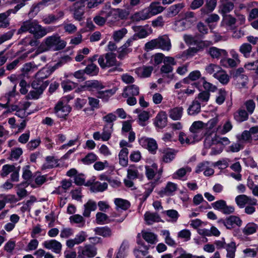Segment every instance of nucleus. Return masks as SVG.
<instances>
[{
	"mask_svg": "<svg viewBox=\"0 0 258 258\" xmlns=\"http://www.w3.org/2000/svg\"><path fill=\"white\" fill-rule=\"evenodd\" d=\"M53 30L54 28L52 27H43L39 25L37 21L29 20L23 23L18 33H22L28 31L33 35L35 39H39Z\"/></svg>",
	"mask_w": 258,
	"mask_h": 258,
	"instance_id": "f257e3e1",
	"label": "nucleus"
},
{
	"mask_svg": "<svg viewBox=\"0 0 258 258\" xmlns=\"http://www.w3.org/2000/svg\"><path fill=\"white\" fill-rule=\"evenodd\" d=\"M98 62L102 69L111 68L108 73H120L123 72L121 68V62L116 59V54L112 52H108L99 56Z\"/></svg>",
	"mask_w": 258,
	"mask_h": 258,
	"instance_id": "f03ea898",
	"label": "nucleus"
},
{
	"mask_svg": "<svg viewBox=\"0 0 258 258\" xmlns=\"http://www.w3.org/2000/svg\"><path fill=\"white\" fill-rule=\"evenodd\" d=\"M44 45L38 48L40 52L48 50L58 51L63 49L66 46V42L61 39L58 34L47 37L44 40Z\"/></svg>",
	"mask_w": 258,
	"mask_h": 258,
	"instance_id": "7ed1b4c3",
	"label": "nucleus"
},
{
	"mask_svg": "<svg viewBox=\"0 0 258 258\" xmlns=\"http://www.w3.org/2000/svg\"><path fill=\"white\" fill-rule=\"evenodd\" d=\"M196 21L195 13L192 12H187L183 14V17L181 19L175 21V25L178 31H183L189 28Z\"/></svg>",
	"mask_w": 258,
	"mask_h": 258,
	"instance_id": "20e7f679",
	"label": "nucleus"
},
{
	"mask_svg": "<svg viewBox=\"0 0 258 258\" xmlns=\"http://www.w3.org/2000/svg\"><path fill=\"white\" fill-rule=\"evenodd\" d=\"M48 85V82L47 81L43 82L41 80H38L36 78L31 84L34 90L31 91L29 93L31 98L38 99Z\"/></svg>",
	"mask_w": 258,
	"mask_h": 258,
	"instance_id": "39448f33",
	"label": "nucleus"
},
{
	"mask_svg": "<svg viewBox=\"0 0 258 258\" xmlns=\"http://www.w3.org/2000/svg\"><path fill=\"white\" fill-rule=\"evenodd\" d=\"M85 4L84 0H79L73 4L70 7V11L73 13V18L77 21H81L83 19L85 14Z\"/></svg>",
	"mask_w": 258,
	"mask_h": 258,
	"instance_id": "423d86ee",
	"label": "nucleus"
},
{
	"mask_svg": "<svg viewBox=\"0 0 258 258\" xmlns=\"http://www.w3.org/2000/svg\"><path fill=\"white\" fill-rule=\"evenodd\" d=\"M78 258H91L97 254V248L92 244L86 245L84 247H78Z\"/></svg>",
	"mask_w": 258,
	"mask_h": 258,
	"instance_id": "0eeeda50",
	"label": "nucleus"
},
{
	"mask_svg": "<svg viewBox=\"0 0 258 258\" xmlns=\"http://www.w3.org/2000/svg\"><path fill=\"white\" fill-rule=\"evenodd\" d=\"M212 207L224 214L229 215L234 212V208L231 206H228L225 201L220 200L211 204Z\"/></svg>",
	"mask_w": 258,
	"mask_h": 258,
	"instance_id": "6e6552de",
	"label": "nucleus"
},
{
	"mask_svg": "<svg viewBox=\"0 0 258 258\" xmlns=\"http://www.w3.org/2000/svg\"><path fill=\"white\" fill-rule=\"evenodd\" d=\"M55 112L60 118H65L71 112L72 108L68 104H64L61 101H59L55 107Z\"/></svg>",
	"mask_w": 258,
	"mask_h": 258,
	"instance_id": "1a4fd4ad",
	"label": "nucleus"
},
{
	"mask_svg": "<svg viewBox=\"0 0 258 258\" xmlns=\"http://www.w3.org/2000/svg\"><path fill=\"white\" fill-rule=\"evenodd\" d=\"M135 40V38H130L122 46L119 48L117 56L118 58L122 59L127 54L132 51L133 49L130 46L132 45L133 41Z\"/></svg>",
	"mask_w": 258,
	"mask_h": 258,
	"instance_id": "9d476101",
	"label": "nucleus"
},
{
	"mask_svg": "<svg viewBox=\"0 0 258 258\" xmlns=\"http://www.w3.org/2000/svg\"><path fill=\"white\" fill-rule=\"evenodd\" d=\"M208 54L213 59H221L228 56V52L223 49H220L216 47H210L208 51Z\"/></svg>",
	"mask_w": 258,
	"mask_h": 258,
	"instance_id": "9b49d317",
	"label": "nucleus"
},
{
	"mask_svg": "<svg viewBox=\"0 0 258 258\" xmlns=\"http://www.w3.org/2000/svg\"><path fill=\"white\" fill-rule=\"evenodd\" d=\"M140 143L143 147L146 148L149 152L153 154L158 148L156 141L152 138H142Z\"/></svg>",
	"mask_w": 258,
	"mask_h": 258,
	"instance_id": "f8f14e48",
	"label": "nucleus"
},
{
	"mask_svg": "<svg viewBox=\"0 0 258 258\" xmlns=\"http://www.w3.org/2000/svg\"><path fill=\"white\" fill-rule=\"evenodd\" d=\"M43 245L45 248L51 249L56 253H60L61 250V244L55 239L45 241L43 243Z\"/></svg>",
	"mask_w": 258,
	"mask_h": 258,
	"instance_id": "ddd939ff",
	"label": "nucleus"
},
{
	"mask_svg": "<svg viewBox=\"0 0 258 258\" xmlns=\"http://www.w3.org/2000/svg\"><path fill=\"white\" fill-rule=\"evenodd\" d=\"M15 169L16 167L14 165H4L0 171V175L2 177H5L7 176L10 173H12L11 179L12 181H14L16 179V171H15Z\"/></svg>",
	"mask_w": 258,
	"mask_h": 258,
	"instance_id": "4468645a",
	"label": "nucleus"
},
{
	"mask_svg": "<svg viewBox=\"0 0 258 258\" xmlns=\"http://www.w3.org/2000/svg\"><path fill=\"white\" fill-rule=\"evenodd\" d=\"M167 123V115L165 111H161L157 114L154 119V125L160 128L165 127Z\"/></svg>",
	"mask_w": 258,
	"mask_h": 258,
	"instance_id": "2eb2a0df",
	"label": "nucleus"
},
{
	"mask_svg": "<svg viewBox=\"0 0 258 258\" xmlns=\"http://www.w3.org/2000/svg\"><path fill=\"white\" fill-rule=\"evenodd\" d=\"M64 16V13L62 11H59L57 12V15H55L53 14H49L42 18V22L46 25L53 24L58 20L62 18Z\"/></svg>",
	"mask_w": 258,
	"mask_h": 258,
	"instance_id": "dca6fc26",
	"label": "nucleus"
},
{
	"mask_svg": "<svg viewBox=\"0 0 258 258\" xmlns=\"http://www.w3.org/2000/svg\"><path fill=\"white\" fill-rule=\"evenodd\" d=\"M158 47L163 50L169 51L171 47L170 40L167 35L159 36L157 38Z\"/></svg>",
	"mask_w": 258,
	"mask_h": 258,
	"instance_id": "f3484780",
	"label": "nucleus"
},
{
	"mask_svg": "<svg viewBox=\"0 0 258 258\" xmlns=\"http://www.w3.org/2000/svg\"><path fill=\"white\" fill-rule=\"evenodd\" d=\"M220 2L219 12L223 16L230 13L234 9L233 3L229 0H220Z\"/></svg>",
	"mask_w": 258,
	"mask_h": 258,
	"instance_id": "a211bd4d",
	"label": "nucleus"
},
{
	"mask_svg": "<svg viewBox=\"0 0 258 258\" xmlns=\"http://www.w3.org/2000/svg\"><path fill=\"white\" fill-rule=\"evenodd\" d=\"M184 5L183 3H179L173 5L169 7L167 10L166 16L171 18L177 15L179 12L183 8Z\"/></svg>",
	"mask_w": 258,
	"mask_h": 258,
	"instance_id": "6ab92c4d",
	"label": "nucleus"
},
{
	"mask_svg": "<svg viewBox=\"0 0 258 258\" xmlns=\"http://www.w3.org/2000/svg\"><path fill=\"white\" fill-rule=\"evenodd\" d=\"M214 77L223 85H226L230 81V77L226 72L222 69L218 70L214 74Z\"/></svg>",
	"mask_w": 258,
	"mask_h": 258,
	"instance_id": "aec40b11",
	"label": "nucleus"
},
{
	"mask_svg": "<svg viewBox=\"0 0 258 258\" xmlns=\"http://www.w3.org/2000/svg\"><path fill=\"white\" fill-rule=\"evenodd\" d=\"M226 223V228L231 229L235 227V225L240 227L242 224V221L238 217L232 215L227 218Z\"/></svg>",
	"mask_w": 258,
	"mask_h": 258,
	"instance_id": "412c9836",
	"label": "nucleus"
},
{
	"mask_svg": "<svg viewBox=\"0 0 258 258\" xmlns=\"http://www.w3.org/2000/svg\"><path fill=\"white\" fill-rule=\"evenodd\" d=\"M45 163H44L41 167L42 170L51 169L54 167H57L58 165V160L55 159L54 156H47L45 158Z\"/></svg>",
	"mask_w": 258,
	"mask_h": 258,
	"instance_id": "4be33fe9",
	"label": "nucleus"
},
{
	"mask_svg": "<svg viewBox=\"0 0 258 258\" xmlns=\"http://www.w3.org/2000/svg\"><path fill=\"white\" fill-rule=\"evenodd\" d=\"M234 118L238 122L244 121L248 118V113L244 108H241L234 113Z\"/></svg>",
	"mask_w": 258,
	"mask_h": 258,
	"instance_id": "5701e85b",
	"label": "nucleus"
},
{
	"mask_svg": "<svg viewBox=\"0 0 258 258\" xmlns=\"http://www.w3.org/2000/svg\"><path fill=\"white\" fill-rule=\"evenodd\" d=\"M177 189V184L171 182H168L165 187L160 191V195L161 196H170L172 193L175 191Z\"/></svg>",
	"mask_w": 258,
	"mask_h": 258,
	"instance_id": "b1692460",
	"label": "nucleus"
},
{
	"mask_svg": "<svg viewBox=\"0 0 258 258\" xmlns=\"http://www.w3.org/2000/svg\"><path fill=\"white\" fill-rule=\"evenodd\" d=\"M97 208L96 202L92 200H89L86 204L84 205V211L83 215L84 217H89L91 211H95Z\"/></svg>",
	"mask_w": 258,
	"mask_h": 258,
	"instance_id": "393cba45",
	"label": "nucleus"
},
{
	"mask_svg": "<svg viewBox=\"0 0 258 258\" xmlns=\"http://www.w3.org/2000/svg\"><path fill=\"white\" fill-rule=\"evenodd\" d=\"M96 234L103 236V237H110L112 235V231L108 226L98 227L94 229Z\"/></svg>",
	"mask_w": 258,
	"mask_h": 258,
	"instance_id": "a878e982",
	"label": "nucleus"
},
{
	"mask_svg": "<svg viewBox=\"0 0 258 258\" xmlns=\"http://www.w3.org/2000/svg\"><path fill=\"white\" fill-rule=\"evenodd\" d=\"M128 150L126 148H123L119 153V163L123 167L128 165Z\"/></svg>",
	"mask_w": 258,
	"mask_h": 258,
	"instance_id": "bb28decb",
	"label": "nucleus"
},
{
	"mask_svg": "<svg viewBox=\"0 0 258 258\" xmlns=\"http://www.w3.org/2000/svg\"><path fill=\"white\" fill-rule=\"evenodd\" d=\"M145 220L148 225H151L154 222H159L160 217L157 213H151L147 212L145 214Z\"/></svg>",
	"mask_w": 258,
	"mask_h": 258,
	"instance_id": "cd10ccee",
	"label": "nucleus"
},
{
	"mask_svg": "<svg viewBox=\"0 0 258 258\" xmlns=\"http://www.w3.org/2000/svg\"><path fill=\"white\" fill-rule=\"evenodd\" d=\"M225 249L227 251L226 257L227 258H235L236 250V245L235 242L231 241L230 243H227Z\"/></svg>",
	"mask_w": 258,
	"mask_h": 258,
	"instance_id": "c85d7f7f",
	"label": "nucleus"
},
{
	"mask_svg": "<svg viewBox=\"0 0 258 258\" xmlns=\"http://www.w3.org/2000/svg\"><path fill=\"white\" fill-rule=\"evenodd\" d=\"M201 104L197 100L195 99L189 106L187 112L189 115H195L201 111Z\"/></svg>",
	"mask_w": 258,
	"mask_h": 258,
	"instance_id": "c756f323",
	"label": "nucleus"
},
{
	"mask_svg": "<svg viewBox=\"0 0 258 258\" xmlns=\"http://www.w3.org/2000/svg\"><path fill=\"white\" fill-rule=\"evenodd\" d=\"M159 2H152L148 8L152 16L157 15L163 11L164 8L160 5Z\"/></svg>",
	"mask_w": 258,
	"mask_h": 258,
	"instance_id": "7c9ffc66",
	"label": "nucleus"
},
{
	"mask_svg": "<svg viewBox=\"0 0 258 258\" xmlns=\"http://www.w3.org/2000/svg\"><path fill=\"white\" fill-rule=\"evenodd\" d=\"M140 174L137 167L135 165H130L127 170V177L129 179L139 178Z\"/></svg>",
	"mask_w": 258,
	"mask_h": 258,
	"instance_id": "2f4dec72",
	"label": "nucleus"
},
{
	"mask_svg": "<svg viewBox=\"0 0 258 258\" xmlns=\"http://www.w3.org/2000/svg\"><path fill=\"white\" fill-rule=\"evenodd\" d=\"M116 116L113 113H109L104 116L102 118L103 120L105 123L104 126H107L109 128H113L114 121L116 120Z\"/></svg>",
	"mask_w": 258,
	"mask_h": 258,
	"instance_id": "473e14b6",
	"label": "nucleus"
},
{
	"mask_svg": "<svg viewBox=\"0 0 258 258\" xmlns=\"http://www.w3.org/2000/svg\"><path fill=\"white\" fill-rule=\"evenodd\" d=\"M82 89L91 88L96 90H100L104 88L102 84L97 80L88 81L85 82V85L81 87Z\"/></svg>",
	"mask_w": 258,
	"mask_h": 258,
	"instance_id": "72a5a7b5",
	"label": "nucleus"
},
{
	"mask_svg": "<svg viewBox=\"0 0 258 258\" xmlns=\"http://www.w3.org/2000/svg\"><path fill=\"white\" fill-rule=\"evenodd\" d=\"M121 12V9H112L110 10V11L107 13V14L105 15V16L107 18L110 17H112L113 20H111V21H115V20H118L119 19H123L124 18V16L120 15L121 14L120 12Z\"/></svg>",
	"mask_w": 258,
	"mask_h": 258,
	"instance_id": "f704fd0d",
	"label": "nucleus"
},
{
	"mask_svg": "<svg viewBox=\"0 0 258 258\" xmlns=\"http://www.w3.org/2000/svg\"><path fill=\"white\" fill-rule=\"evenodd\" d=\"M152 16L148 8L136 13L135 15L134 19L136 21L145 20L149 19Z\"/></svg>",
	"mask_w": 258,
	"mask_h": 258,
	"instance_id": "c9c22d12",
	"label": "nucleus"
},
{
	"mask_svg": "<svg viewBox=\"0 0 258 258\" xmlns=\"http://www.w3.org/2000/svg\"><path fill=\"white\" fill-rule=\"evenodd\" d=\"M153 70V67L144 66L142 68H138L136 71L138 73L141 74L142 77L147 78L151 76Z\"/></svg>",
	"mask_w": 258,
	"mask_h": 258,
	"instance_id": "e433bc0d",
	"label": "nucleus"
},
{
	"mask_svg": "<svg viewBox=\"0 0 258 258\" xmlns=\"http://www.w3.org/2000/svg\"><path fill=\"white\" fill-rule=\"evenodd\" d=\"M217 5V0H207L205 6L206 8H202L201 11L202 13L208 14L212 12Z\"/></svg>",
	"mask_w": 258,
	"mask_h": 258,
	"instance_id": "4c0bfd02",
	"label": "nucleus"
},
{
	"mask_svg": "<svg viewBox=\"0 0 258 258\" xmlns=\"http://www.w3.org/2000/svg\"><path fill=\"white\" fill-rule=\"evenodd\" d=\"M183 108L182 107H175L170 110L169 116L174 120L179 119L182 114Z\"/></svg>",
	"mask_w": 258,
	"mask_h": 258,
	"instance_id": "58836bf2",
	"label": "nucleus"
},
{
	"mask_svg": "<svg viewBox=\"0 0 258 258\" xmlns=\"http://www.w3.org/2000/svg\"><path fill=\"white\" fill-rule=\"evenodd\" d=\"M133 29L136 34L133 38L135 36H138L139 38H143L148 35V33L147 30L141 26H136L133 27Z\"/></svg>",
	"mask_w": 258,
	"mask_h": 258,
	"instance_id": "ea45409f",
	"label": "nucleus"
},
{
	"mask_svg": "<svg viewBox=\"0 0 258 258\" xmlns=\"http://www.w3.org/2000/svg\"><path fill=\"white\" fill-rule=\"evenodd\" d=\"M96 222L98 224H104V222L106 221V223H109L114 220L108 219V216L103 213L98 212L96 215Z\"/></svg>",
	"mask_w": 258,
	"mask_h": 258,
	"instance_id": "a19ab883",
	"label": "nucleus"
},
{
	"mask_svg": "<svg viewBox=\"0 0 258 258\" xmlns=\"http://www.w3.org/2000/svg\"><path fill=\"white\" fill-rule=\"evenodd\" d=\"M99 68L93 63L88 64L84 70L85 74L91 76L97 75L99 73Z\"/></svg>",
	"mask_w": 258,
	"mask_h": 258,
	"instance_id": "79ce46f5",
	"label": "nucleus"
},
{
	"mask_svg": "<svg viewBox=\"0 0 258 258\" xmlns=\"http://www.w3.org/2000/svg\"><path fill=\"white\" fill-rule=\"evenodd\" d=\"M200 82L202 83V85L203 88H204V91H207L212 92H214L216 91L217 89V88L216 86L213 85L212 83L207 82L206 80V78L205 77H203L201 79Z\"/></svg>",
	"mask_w": 258,
	"mask_h": 258,
	"instance_id": "37998d69",
	"label": "nucleus"
},
{
	"mask_svg": "<svg viewBox=\"0 0 258 258\" xmlns=\"http://www.w3.org/2000/svg\"><path fill=\"white\" fill-rule=\"evenodd\" d=\"M221 66L225 68H234L237 66L235 60L232 58L224 57L220 60Z\"/></svg>",
	"mask_w": 258,
	"mask_h": 258,
	"instance_id": "c03bdc74",
	"label": "nucleus"
},
{
	"mask_svg": "<svg viewBox=\"0 0 258 258\" xmlns=\"http://www.w3.org/2000/svg\"><path fill=\"white\" fill-rule=\"evenodd\" d=\"M108 184L106 182L101 183L97 181L91 187V189L93 191H103L107 189Z\"/></svg>",
	"mask_w": 258,
	"mask_h": 258,
	"instance_id": "a18cd8bd",
	"label": "nucleus"
},
{
	"mask_svg": "<svg viewBox=\"0 0 258 258\" xmlns=\"http://www.w3.org/2000/svg\"><path fill=\"white\" fill-rule=\"evenodd\" d=\"M251 50L252 46L248 43L242 44L239 48V51L243 54L245 57L249 56V54L251 52Z\"/></svg>",
	"mask_w": 258,
	"mask_h": 258,
	"instance_id": "49530a36",
	"label": "nucleus"
},
{
	"mask_svg": "<svg viewBox=\"0 0 258 258\" xmlns=\"http://www.w3.org/2000/svg\"><path fill=\"white\" fill-rule=\"evenodd\" d=\"M114 203L117 207L124 210H126L130 206V203L128 201L122 199H115Z\"/></svg>",
	"mask_w": 258,
	"mask_h": 258,
	"instance_id": "de8ad7c7",
	"label": "nucleus"
},
{
	"mask_svg": "<svg viewBox=\"0 0 258 258\" xmlns=\"http://www.w3.org/2000/svg\"><path fill=\"white\" fill-rule=\"evenodd\" d=\"M258 229V226L252 223L247 224L243 230L245 235H250L255 233Z\"/></svg>",
	"mask_w": 258,
	"mask_h": 258,
	"instance_id": "09e8293b",
	"label": "nucleus"
},
{
	"mask_svg": "<svg viewBox=\"0 0 258 258\" xmlns=\"http://www.w3.org/2000/svg\"><path fill=\"white\" fill-rule=\"evenodd\" d=\"M210 93L207 91H202L200 92L198 96L196 98V100L198 99L201 104L207 102L210 98Z\"/></svg>",
	"mask_w": 258,
	"mask_h": 258,
	"instance_id": "8fccbe9b",
	"label": "nucleus"
},
{
	"mask_svg": "<svg viewBox=\"0 0 258 258\" xmlns=\"http://www.w3.org/2000/svg\"><path fill=\"white\" fill-rule=\"evenodd\" d=\"M176 153L174 150L164 152L162 157L163 161L165 163L170 162L174 158Z\"/></svg>",
	"mask_w": 258,
	"mask_h": 258,
	"instance_id": "3c124183",
	"label": "nucleus"
},
{
	"mask_svg": "<svg viewBox=\"0 0 258 258\" xmlns=\"http://www.w3.org/2000/svg\"><path fill=\"white\" fill-rule=\"evenodd\" d=\"M127 31L126 28H123L119 30L114 32L113 38L115 42H119L127 33Z\"/></svg>",
	"mask_w": 258,
	"mask_h": 258,
	"instance_id": "603ef678",
	"label": "nucleus"
},
{
	"mask_svg": "<svg viewBox=\"0 0 258 258\" xmlns=\"http://www.w3.org/2000/svg\"><path fill=\"white\" fill-rule=\"evenodd\" d=\"M51 74L49 68H44L38 71L36 75V79L43 81L44 79L47 78Z\"/></svg>",
	"mask_w": 258,
	"mask_h": 258,
	"instance_id": "864d4df0",
	"label": "nucleus"
},
{
	"mask_svg": "<svg viewBox=\"0 0 258 258\" xmlns=\"http://www.w3.org/2000/svg\"><path fill=\"white\" fill-rule=\"evenodd\" d=\"M113 132V128H109L107 126H104L103 132L101 134V139L103 141H108L111 136Z\"/></svg>",
	"mask_w": 258,
	"mask_h": 258,
	"instance_id": "5fc2aeb1",
	"label": "nucleus"
},
{
	"mask_svg": "<svg viewBox=\"0 0 258 258\" xmlns=\"http://www.w3.org/2000/svg\"><path fill=\"white\" fill-rule=\"evenodd\" d=\"M226 95L227 92L225 89H221L219 90L218 96L216 99V102L219 105H221L225 101Z\"/></svg>",
	"mask_w": 258,
	"mask_h": 258,
	"instance_id": "6e6d98bb",
	"label": "nucleus"
},
{
	"mask_svg": "<svg viewBox=\"0 0 258 258\" xmlns=\"http://www.w3.org/2000/svg\"><path fill=\"white\" fill-rule=\"evenodd\" d=\"M104 0H84V3H87L86 8L90 10L97 7L99 5L102 4Z\"/></svg>",
	"mask_w": 258,
	"mask_h": 258,
	"instance_id": "4d7b16f0",
	"label": "nucleus"
},
{
	"mask_svg": "<svg viewBox=\"0 0 258 258\" xmlns=\"http://www.w3.org/2000/svg\"><path fill=\"white\" fill-rule=\"evenodd\" d=\"M163 213L166 214L169 218L171 219V221L175 222L177 221L179 215L177 211L175 210H169L163 212Z\"/></svg>",
	"mask_w": 258,
	"mask_h": 258,
	"instance_id": "13d9d810",
	"label": "nucleus"
},
{
	"mask_svg": "<svg viewBox=\"0 0 258 258\" xmlns=\"http://www.w3.org/2000/svg\"><path fill=\"white\" fill-rule=\"evenodd\" d=\"M248 197L245 195H241L237 196L235 198L236 204L241 208H243L247 204Z\"/></svg>",
	"mask_w": 258,
	"mask_h": 258,
	"instance_id": "bf43d9fd",
	"label": "nucleus"
},
{
	"mask_svg": "<svg viewBox=\"0 0 258 258\" xmlns=\"http://www.w3.org/2000/svg\"><path fill=\"white\" fill-rule=\"evenodd\" d=\"M142 237L147 242L153 244L156 238L155 235L152 232L142 231Z\"/></svg>",
	"mask_w": 258,
	"mask_h": 258,
	"instance_id": "052dcab7",
	"label": "nucleus"
},
{
	"mask_svg": "<svg viewBox=\"0 0 258 258\" xmlns=\"http://www.w3.org/2000/svg\"><path fill=\"white\" fill-rule=\"evenodd\" d=\"M128 91V94L131 96H134L139 94V88L136 85H131L124 88V91Z\"/></svg>",
	"mask_w": 258,
	"mask_h": 258,
	"instance_id": "680f3d73",
	"label": "nucleus"
},
{
	"mask_svg": "<svg viewBox=\"0 0 258 258\" xmlns=\"http://www.w3.org/2000/svg\"><path fill=\"white\" fill-rule=\"evenodd\" d=\"M97 159L96 155L93 153H90L88 154L85 158H83L82 161L85 164H90L96 161Z\"/></svg>",
	"mask_w": 258,
	"mask_h": 258,
	"instance_id": "e2e57ef3",
	"label": "nucleus"
},
{
	"mask_svg": "<svg viewBox=\"0 0 258 258\" xmlns=\"http://www.w3.org/2000/svg\"><path fill=\"white\" fill-rule=\"evenodd\" d=\"M244 105L246 109V111L250 114H251L255 107V104L254 101L252 99L248 100L244 102Z\"/></svg>",
	"mask_w": 258,
	"mask_h": 258,
	"instance_id": "0e129e2a",
	"label": "nucleus"
},
{
	"mask_svg": "<svg viewBox=\"0 0 258 258\" xmlns=\"http://www.w3.org/2000/svg\"><path fill=\"white\" fill-rule=\"evenodd\" d=\"M150 112L145 110L142 111L138 115V118L140 121V124L142 125H144V122L147 121L149 118Z\"/></svg>",
	"mask_w": 258,
	"mask_h": 258,
	"instance_id": "69168bd1",
	"label": "nucleus"
},
{
	"mask_svg": "<svg viewBox=\"0 0 258 258\" xmlns=\"http://www.w3.org/2000/svg\"><path fill=\"white\" fill-rule=\"evenodd\" d=\"M229 148L231 152H238L240 150L243 149L244 145L243 142L239 140L237 143L232 144Z\"/></svg>",
	"mask_w": 258,
	"mask_h": 258,
	"instance_id": "338daca9",
	"label": "nucleus"
},
{
	"mask_svg": "<svg viewBox=\"0 0 258 258\" xmlns=\"http://www.w3.org/2000/svg\"><path fill=\"white\" fill-rule=\"evenodd\" d=\"M174 253L178 255L177 258H192L193 256L191 254L187 253L182 248H177Z\"/></svg>",
	"mask_w": 258,
	"mask_h": 258,
	"instance_id": "774afa93",
	"label": "nucleus"
}]
</instances>
